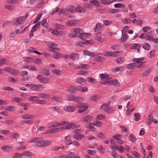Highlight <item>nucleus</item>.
Here are the masks:
<instances>
[{"label": "nucleus", "instance_id": "nucleus-31", "mask_svg": "<svg viewBox=\"0 0 158 158\" xmlns=\"http://www.w3.org/2000/svg\"><path fill=\"white\" fill-rule=\"evenodd\" d=\"M68 91L72 93H74L77 91L76 87L72 86L68 89Z\"/></svg>", "mask_w": 158, "mask_h": 158}, {"label": "nucleus", "instance_id": "nucleus-21", "mask_svg": "<svg viewBox=\"0 0 158 158\" xmlns=\"http://www.w3.org/2000/svg\"><path fill=\"white\" fill-rule=\"evenodd\" d=\"M38 95L39 97L45 99L50 97L49 94L45 93H40L38 94Z\"/></svg>", "mask_w": 158, "mask_h": 158}, {"label": "nucleus", "instance_id": "nucleus-51", "mask_svg": "<svg viewBox=\"0 0 158 158\" xmlns=\"http://www.w3.org/2000/svg\"><path fill=\"white\" fill-rule=\"evenodd\" d=\"M152 68H149L144 72L143 75L145 76H147L148 74L150 73L152 71Z\"/></svg>", "mask_w": 158, "mask_h": 158}, {"label": "nucleus", "instance_id": "nucleus-47", "mask_svg": "<svg viewBox=\"0 0 158 158\" xmlns=\"http://www.w3.org/2000/svg\"><path fill=\"white\" fill-rule=\"evenodd\" d=\"M104 60V57L101 56H98L95 58V61L98 62H101Z\"/></svg>", "mask_w": 158, "mask_h": 158}, {"label": "nucleus", "instance_id": "nucleus-5", "mask_svg": "<svg viewBox=\"0 0 158 158\" xmlns=\"http://www.w3.org/2000/svg\"><path fill=\"white\" fill-rule=\"evenodd\" d=\"M102 108L103 110L109 114L113 113L116 109L115 108L110 106H105Z\"/></svg>", "mask_w": 158, "mask_h": 158}, {"label": "nucleus", "instance_id": "nucleus-49", "mask_svg": "<svg viewBox=\"0 0 158 158\" xmlns=\"http://www.w3.org/2000/svg\"><path fill=\"white\" fill-rule=\"evenodd\" d=\"M55 26L56 27V29L58 30H62L63 29L64 27V25L59 24H56Z\"/></svg>", "mask_w": 158, "mask_h": 158}, {"label": "nucleus", "instance_id": "nucleus-22", "mask_svg": "<svg viewBox=\"0 0 158 158\" xmlns=\"http://www.w3.org/2000/svg\"><path fill=\"white\" fill-rule=\"evenodd\" d=\"M89 34L86 33H80L79 35V38L81 39H83L85 38H86L89 36Z\"/></svg>", "mask_w": 158, "mask_h": 158}, {"label": "nucleus", "instance_id": "nucleus-29", "mask_svg": "<svg viewBox=\"0 0 158 158\" xmlns=\"http://www.w3.org/2000/svg\"><path fill=\"white\" fill-rule=\"evenodd\" d=\"M33 62L34 63H36L37 64H40L42 63V60L41 59L38 58H36L35 59L33 58Z\"/></svg>", "mask_w": 158, "mask_h": 158}, {"label": "nucleus", "instance_id": "nucleus-18", "mask_svg": "<svg viewBox=\"0 0 158 158\" xmlns=\"http://www.w3.org/2000/svg\"><path fill=\"white\" fill-rule=\"evenodd\" d=\"M70 136L68 135L65 138V143L67 145H70L72 144V141L70 139Z\"/></svg>", "mask_w": 158, "mask_h": 158}, {"label": "nucleus", "instance_id": "nucleus-64", "mask_svg": "<svg viewBox=\"0 0 158 158\" xmlns=\"http://www.w3.org/2000/svg\"><path fill=\"white\" fill-rule=\"evenodd\" d=\"M24 155L23 153L22 154H20L18 153H15L14 158H20V157Z\"/></svg>", "mask_w": 158, "mask_h": 158}, {"label": "nucleus", "instance_id": "nucleus-38", "mask_svg": "<svg viewBox=\"0 0 158 158\" xmlns=\"http://www.w3.org/2000/svg\"><path fill=\"white\" fill-rule=\"evenodd\" d=\"M123 23L127 24L128 23H131V20L130 19L125 18L122 20Z\"/></svg>", "mask_w": 158, "mask_h": 158}, {"label": "nucleus", "instance_id": "nucleus-23", "mask_svg": "<svg viewBox=\"0 0 158 158\" xmlns=\"http://www.w3.org/2000/svg\"><path fill=\"white\" fill-rule=\"evenodd\" d=\"M42 147H46L50 145L51 142V141H47L46 140H43L42 142Z\"/></svg>", "mask_w": 158, "mask_h": 158}, {"label": "nucleus", "instance_id": "nucleus-24", "mask_svg": "<svg viewBox=\"0 0 158 158\" xmlns=\"http://www.w3.org/2000/svg\"><path fill=\"white\" fill-rule=\"evenodd\" d=\"M143 58H134L132 59V60L133 62H135L138 63H141L143 60Z\"/></svg>", "mask_w": 158, "mask_h": 158}, {"label": "nucleus", "instance_id": "nucleus-59", "mask_svg": "<svg viewBox=\"0 0 158 158\" xmlns=\"http://www.w3.org/2000/svg\"><path fill=\"white\" fill-rule=\"evenodd\" d=\"M2 89L4 90H8L9 91H13L14 90L10 86H8L4 87L2 88Z\"/></svg>", "mask_w": 158, "mask_h": 158}, {"label": "nucleus", "instance_id": "nucleus-36", "mask_svg": "<svg viewBox=\"0 0 158 158\" xmlns=\"http://www.w3.org/2000/svg\"><path fill=\"white\" fill-rule=\"evenodd\" d=\"M39 98V97L36 96H31L29 97L28 98L29 100H30L33 102H35Z\"/></svg>", "mask_w": 158, "mask_h": 158}, {"label": "nucleus", "instance_id": "nucleus-37", "mask_svg": "<svg viewBox=\"0 0 158 158\" xmlns=\"http://www.w3.org/2000/svg\"><path fill=\"white\" fill-rule=\"evenodd\" d=\"M53 109L54 110L60 114H63L64 112L63 111L62 109H60L57 106H55L54 107Z\"/></svg>", "mask_w": 158, "mask_h": 158}, {"label": "nucleus", "instance_id": "nucleus-40", "mask_svg": "<svg viewBox=\"0 0 158 158\" xmlns=\"http://www.w3.org/2000/svg\"><path fill=\"white\" fill-rule=\"evenodd\" d=\"M52 99L55 101L56 102H59L62 99V98L61 97H57L54 96L52 98Z\"/></svg>", "mask_w": 158, "mask_h": 158}, {"label": "nucleus", "instance_id": "nucleus-3", "mask_svg": "<svg viewBox=\"0 0 158 158\" xmlns=\"http://www.w3.org/2000/svg\"><path fill=\"white\" fill-rule=\"evenodd\" d=\"M25 20V18L23 16L19 17L15 19L12 23V24L13 25H18L23 24V21Z\"/></svg>", "mask_w": 158, "mask_h": 158}, {"label": "nucleus", "instance_id": "nucleus-42", "mask_svg": "<svg viewBox=\"0 0 158 158\" xmlns=\"http://www.w3.org/2000/svg\"><path fill=\"white\" fill-rule=\"evenodd\" d=\"M52 73L56 75H58L60 74V73H61V71L56 69H53L52 71Z\"/></svg>", "mask_w": 158, "mask_h": 158}, {"label": "nucleus", "instance_id": "nucleus-41", "mask_svg": "<svg viewBox=\"0 0 158 158\" xmlns=\"http://www.w3.org/2000/svg\"><path fill=\"white\" fill-rule=\"evenodd\" d=\"M90 2L95 5L96 7L99 6V2L97 0H93L90 1Z\"/></svg>", "mask_w": 158, "mask_h": 158}, {"label": "nucleus", "instance_id": "nucleus-20", "mask_svg": "<svg viewBox=\"0 0 158 158\" xmlns=\"http://www.w3.org/2000/svg\"><path fill=\"white\" fill-rule=\"evenodd\" d=\"M119 10L114 9H110L107 10L108 13L109 14H115L119 13Z\"/></svg>", "mask_w": 158, "mask_h": 158}, {"label": "nucleus", "instance_id": "nucleus-33", "mask_svg": "<svg viewBox=\"0 0 158 158\" xmlns=\"http://www.w3.org/2000/svg\"><path fill=\"white\" fill-rule=\"evenodd\" d=\"M61 53L56 52L54 53L52 55L53 58L56 59H58L61 57Z\"/></svg>", "mask_w": 158, "mask_h": 158}, {"label": "nucleus", "instance_id": "nucleus-28", "mask_svg": "<svg viewBox=\"0 0 158 158\" xmlns=\"http://www.w3.org/2000/svg\"><path fill=\"white\" fill-rule=\"evenodd\" d=\"M50 124H52L51 127H50V128L57 127L61 126V124H60V123L57 122L51 123H50Z\"/></svg>", "mask_w": 158, "mask_h": 158}, {"label": "nucleus", "instance_id": "nucleus-8", "mask_svg": "<svg viewBox=\"0 0 158 158\" xmlns=\"http://www.w3.org/2000/svg\"><path fill=\"white\" fill-rule=\"evenodd\" d=\"M79 127V125H76L75 124L73 123H70L66 125V129H73L75 128H78Z\"/></svg>", "mask_w": 158, "mask_h": 158}, {"label": "nucleus", "instance_id": "nucleus-17", "mask_svg": "<svg viewBox=\"0 0 158 158\" xmlns=\"http://www.w3.org/2000/svg\"><path fill=\"white\" fill-rule=\"evenodd\" d=\"M128 37V35L125 33H122V35L121 37V42H123L125 41Z\"/></svg>", "mask_w": 158, "mask_h": 158}, {"label": "nucleus", "instance_id": "nucleus-39", "mask_svg": "<svg viewBox=\"0 0 158 158\" xmlns=\"http://www.w3.org/2000/svg\"><path fill=\"white\" fill-rule=\"evenodd\" d=\"M114 7L116 8L124 7L125 5L122 3H116L114 5Z\"/></svg>", "mask_w": 158, "mask_h": 158}, {"label": "nucleus", "instance_id": "nucleus-34", "mask_svg": "<svg viewBox=\"0 0 158 158\" xmlns=\"http://www.w3.org/2000/svg\"><path fill=\"white\" fill-rule=\"evenodd\" d=\"M19 144V145L17 147V149L18 150H22L26 148V147L25 146L22 145V144H23V142H19L18 143Z\"/></svg>", "mask_w": 158, "mask_h": 158}, {"label": "nucleus", "instance_id": "nucleus-30", "mask_svg": "<svg viewBox=\"0 0 158 158\" xmlns=\"http://www.w3.org/2000/svg\"><path fill=\"white\" fill-rule=\"evenodd\" d=\"M88 108V106H85L84 107H82V108H81L78 109V112L79 113H81L84 111L86 110Z\"/></svg>", "mask_w": 158, "mask_h": 158}, {"label": "nucleus", "instance_id": "nucleus-57", "mask_svg": "<svg viewBox=\"0 0 158 158\" xmlns=\"http://www.w3.org/2000/svg\"><path fill=\"white\" fill-rule=\"evenodd\" d=\"M116 60L117 63L118 64H122L124 62V59L122 57L117 59Z\"/></svg>", "mask_w": 158, "mask_h": 158}, {"label": "nucleus", "instance_id": "nucleus-13", "mask_svg": "<svg viewBox=\"0 0 158 158\" xmlns=\"http://www.w3.org/2000/svg\"><path fill=\"white\" fill-rule=\"evenodd\" d=\"M40 73L45 75L46 77L50 75L49 70L47 69H42L40 70Z\"/></svg>", "mask_w": 158, "mask_h": 158}, {"label": "nucleus", "instance_id": "nucleus-61", "mask_svg": "<svg viewBox=\"0 0 158 158\" xmlns=\"http://www.w3.org/2000/svg\"><path fill=\"white\" fill-rule=\"evenodd\" d=\"M119 85V82L116 80L114 79L112 80V85L118 86Z\"/></svg>", "mask_w": 158, "mask_h": 158}, {"label": "nucleus", "instance_id": "nucleus-60", "mask_svg": "<svg viewBox=\"0 0 158 158\" xmlns=\"http://www.w3.org/2000/svg\"><path fill=\"white\" fill-rule=\"evenodd\" d=\"M97 149L100 152L102 153L104 152L105 148L102 145H100L99 146H98Z\"/></svg>", "mask_w": 158, "mask_h": 158}, {"label": "nucleus", "instance_id": "nucleus-55", "mask_svg": "<svg viewBox=\"0 0 158 158\" xmlns=\"http://www.w3.org/2000/svg\"><path fill=\"white\" fill-rule=\"evenodd\" d=\"M104 25L106 26H107L112 23V21L109 20H103Z\"/></svg>", "mask_w": 158, "mask_h": 158}, {"label": "nucleus", "instance_id": "nucleus-9", "mask_svg": "<svg viewBox=\"0 0 158 158\" xmlns=\"http://www.w3.org/2000/svg\"><path fill=\"white\" fill-rule=\"evenodd\" d=\"M22 118L24 119H30L32 120L34 118V116L32 115H30L27 113L22 116Z\"/></svg>", "mask_w": 158, "mask_h": 158}, {"label": "nucleus", "instance_id": "nucleus-14", "mask_svg": "<svg viewBox=\"0 0 158 158\" xmlns=\"http://www.w3.org/2000/svg\"><path fill=\"white\" fill-rule=\"evenodd\" d=\"M83 53L91 57L94 56L96 55L95 53L92 52L87 50H84Z\"/></svg>", "mask_w": 158, "mask_h": 158}, {"label": "nucleus", "instance_id": "nucleus-50", "mask_svg": "<svg viewBox=\"0 0 158 158\" xmlns=\"http://www.w3.org/2000/svg\"><path fill=\"white\" fill-rule=\"evenodd\" d=\"M8 60L5 59H0V66L2 65L3 64H5L8 61Z\"/></svg>", "mask_w": 158, "mask_h": 158}, {"label": "nucleus", "instance_id": "nucleus-11", "mask_svg": "<svg viewBox=\"0 0 158 158\" xmlns=\"http://www.w3.org/2000/svg\"><path fill=\"white\" fill-rule=\"evenodd\" d=\"M12 147L9 146H3L1 147V148L4 151L9 152L12 149Z\"/></svg>", "mask_w": 158, "mask_h": 158}, {"label": "nucleus", "instance_id": "nucleus-2", "mask_svg": "<svg viewBox=\"0 0 158 158\" xmlns=\"http://www.w3.org/2000/svg\"><path fill=\"white\" fill-rule=\"evenodd\" d=\"M29 143H33L34 145L37 147H42V140L40 138H39L33 137L28 140Z\"/></svg>", "mask_w": 158, "mask_h": 158}, {"label": "nucleus", "instance_id": "nucleus-44", "mask_svg": "<svg viewBox=\"0 0 158 158\" xmlns=\"http://www.w3.org/2000/svg\"><path fill=\"white\" fill-rule=\"evenodd\" d=\"M81 69H87L89 68V65L87 64H80Z\"/></svg>", "mask_w": 158, "mask_h": 158}, {"label": "nucleus", "instance_id": "nucleus-19", "mask_svg": "<svg viewBox=\"0 0 158 158\" xmlns=\"http://www.w3.org/2000/svg\"><path fill=\"white\" fill-rule=\"evenodd\" d=\"M23 154L26 158H32V153L28 151H25L23 152Z\"/></svg>", "mask_w": 158, "mask_h": 158}, {"label": "nucleus", "instance_id": "nucleus-45", "mask_svg": "<svg viewBox=\"0 0 158 158\" xmlns=\"http://www.w3.org/2000/svg\"><path fill=\"white\" fill-rule=\"evenodd\" d=\"M109 76L108 74L103 73L99 75V77L102 79H106Z\"/></svg>", "mask_w": 158, "mask_h": 158}, {"label": "nucleus", "instance_id": "nucleus-7", "mask_svg": "<svg viewBox=\"0 0 158 158\" xmlns=\"http://www.w3.org/2000/svg\"><path fill=\"white\" fill-rule=\"evenodd\" d=\"M76 109V107L72 106H67L64 107V110L69 112H73Z\"/></svg>", "mask_w": 158, "mask_h": 158}, {"label": "nucleus", "instance_id": "nucleus-4", "mask_svg": "<svg viewBox=\"0 0 158 158\" xmlns=\"http://www.w3.org/2000/svg\"><path fill=\"white\" fill-rule=\"evenodd\" d=\"M40 82L42 83H48L49 81V78L45 77H43L41 75H37L36 78Z\"/></svg>", "mask_w": 158, "mask_h": 158}, {"label": "nucleus", "instance_id": "nucleus-25", "mask_svg": "<svg viewBox=\"0 0 158 158\" xmlns=\"http://www.w3.org/2000/svg\"><path fill=\"white\" fill-rule=\"evenodd\" d=\"M92 124L98 127H100L102 125V123L98 120L95 121L94 123H92Z\"/></svg>", "mask_w": 158, "mask_h": 158}, {"label": "nucleus", "instance_id": "nucleus-32", "mask_svg": "<svg viewBox=\"0 0 158 158\" xmlns=\"http://www.w3.org/2000/svg\"><path fill=\"white\" fill-rule=\"evenodd\" d=\"M128 137L130 140L133 142L135 141L136 139V137L132 134H130L128 136Z\"/></svg>", "mask_w": 158, "mask_h": 158}, {"label": "nucleus", "instance_id": "nucleus-43", "mask_svg": "<svg viewBox=\"0 0 158 158\" xmlns=\"http://www.w3.org/2000/svg\"><path fill=\"white\" fill-rule=\"evenodd\" d=\"M47 19H44L42 22L41 25L44 26L46 28H48V24L47 23Z\"/></svg>", "mask_w": 158, "mask_h": 158}, {"label": "nucleus", "instance_id": "nucleus-6", "mask_svg": "<svg viewBox=\"0 0 158 158\" xmlns=\"http://www.w3.org/2000/svg\"><path fill=\"white\" fill-rule=\"evenodd\" d=\"M93 119V117L92 116L87 115L81 118V121L84 122H90Z\"/></svg>", "mask_w": 158, "mask_h": 158}, {"label": "nucleus", "instance_id": "nucleus-63", "mask_svg": "<svg viewBox=\"0 0 158 158\" xmlns=\"http://www.w3.org/2000/svg\"><path fill=\"white\" fill-rule=\"evenodd\" d=\"M131 153L133 156L136 158H137L138 157L140 156V154L138 152L136 151H133L131 152Z\"/></svg>", "mask_w": 158, "mask_h": 158}, {"label": "nucleus", "instance_id": "nucleus-48", "mask_svg": "<svg viewBox=\"0 0 158 158\" xmlns=\"http://www.w3.org/2000/svg\"><path fill=\"white\" fill-rule=\"evenodd\" d=\"M85 80L84 79L81 77H80L77 80V82L82 84L85 82Z\"/></svg>", "mask_w": 158, "mask_h": 158}, {"label": "nucleus", "instance_id": "nucleus-15", "mask_svg": "<svg viewBox=\"0 0 158 158\" xmlns=\"http://www.w3.org/2000/svg\"><path fill=\"white\" fill-rule=\"evenodd\" d=\"M78 22L77 20H71L68 21L66 23L67 26H75L77 24V22Z\"/></svg>", "mask_w": 158, "mask_h": 158}, {"label": "nucleus", "instance_id": "nucleus-12", "mask_svg": "<svg viewBox=\"0 0 158 158\" xmlns=\"http://www.w3.org/2000/svg\"><path fill=\"white\" fill-rule=\"evenodd\" d=\"M137 67L138 64L135 63H132L127 64L126 68L128 69H131L137 68Z\"/></svg>", "mask_w": 158, "mask_h": 158}, {"label": "nucleus", "instance_id": "nucleus-26", "mask_svg": "<svg viewBox=\"0 0 158 158\" xmlns=\"http://www.w3.org/2000/svg\"><path fill=\"white\" fill-rule=\"evenodd\" d=\"M40 22H39L38 23H37L35 24L34 25L31 29L34 30V31H36L40 27Z\"/></svg>", "mask_w": 158, "mask_h": 158}, {"label": "nucleus", "instance_id": "nucleus-62", "mask_svg": "<svg viewBox=\"0 0 158 158\" xmlns=\"http://www.w3.org/2000/svg\"><path fill=\"white\" fill-rule=\"evenodd\" d=\"M110 155L114 158H117L118 157V155L117 153L115 151L112 152L110 153Z\"/></svg>", "mask_w": 158, "mask_h": 158}, {"label": "nucleus", "instance_id": "nucleus-1", "mask_svg": "<svg viewBox=\"0 0 158 158\" xmlns=\"http://www.w3.org/2000/svg\"><path fill=\"white\" fill-rule=\"evenodd\" d=\"M25 86L31 90L42 91L45 87L43 85L34 84H27Z\"/></svg>", "mask_w": 158, "mask_h": 158}, {"label": "nucleus", "instance_id": "nucleus-46", "mask_svg": "<svg viewBox=\"0 0 158 158\" xmlns=\"http://www.w3.org/2000/svg\"><path fill=\"white\" fill-rule=\"evenodd\" d=\"M134 119L136 121H139L140 118V115L138 113H135L134 114Z\"/></svg>", "mask_w": 158, "mask_h": 158}, {"label": "nucleus", "instance_id": "nucleus-56", "mask_svg": "<svg viewBox=\"0 0 158 158\" xmlns=\"http://www.w3.org/2000/svg\"><path fill=\"white\" fill-rule=\"evenodd\" d=\"M95 39L96 40H97L101 43L103 42L104 40V39L101 37V36L96 37H95Z\"/></svg>", "mask_w": 158, "mask_h": 158}, {"label": "nucleus", "instance_id": "nucleus-53", "mask_svg": "<svg viewBox=\"0 0 158 158\" xmlns=\"http://www.w3.org/2000/svg\"><path fill=\"white\" fill-rule=\"evenodd\" d=\"M68 158H74L75 156V153L74 152H69L68 153Z\"/></svg>", "mask_w": 158, "mask_h": 158}, {"label": "nucleus", "instance_id": "nucleus-16", "mask_svg": "<svg viewBox=\"0 0 158 158\" xmlns=\"http://www.w3.org/2000/svg\"><path fill=\"white\" fill-rule=\"evenodd\" d=\"M143 48L146 50H149L150 49L151 46L148 43H144L142 45Z\"/></svg>", "mask_w": 158, "mask_h": 158}, {"label": "nucleus", "instance_id": "nucleus-54", "mask_svg": "<svg viewBox=\"0 0 158 158\" xmlns=\"http://www.w3.org/2000/svg\"><path fill=\"white\" fill-rule=\"evenodd\" d=\"M19 137V135L16 133H13L11 134V137L13 139H17Z\"/></svg>", "mask_w": 158, "mask_h": 158}, {"label": "nucleus", "instance_id": "nucleus-27", "mask_svg": "<svg viewBox=\"0 0 158 158\" xmlns=\"http://www.w3.org/2000/svg\"><path fill=\"white\" fill-rule=\"evenodd\" d=\"M85 136L83 135H73V138L77 140H79L81 139L84 137Z\"/></svg>", "mask_w": 158, "mask_h": 158}, {"label": "nucleus", "instance_id": "nucleus-52", "mask_svg": "<svg viewBox=\"0 0 158 158\" xmlns=\"http://www.w3.org/2000/svg\"><path fill=\"white\" fill-rule=\"evenodd\" d=\"M140 45L139 44H134L133 46L131 47V49H138V48H140Z\"/></svg>", "mask_w": 158, "mask_h": 158}, {"label": "nucleus", "instance_id": "nucleus-58", "mask_svg": "<svg viewBox=\"0 0 158 158\" xmlns=\"http://www.w3.org/2000/svg\"><path fill=\"white\" fill-rule=\"evenodd\" d=\"M5 7L7 9L11 10L14 8V6L13 5H7L5 6Z\"/></svg>", "mask_w": 158, "mask_h": 158}, {"label": "nucleus", "instance_id": "nucleus-35", "mask_svg": "<svg viewBox=\"0 0 158 158\" xmlns=\"http://www.w3.org/2000/svg\"><path fill=\"white\" fill-rule=\"evenodd\" d=\"M102 27V24L99 23H97L94 29L96 32L98 31Z\"/></svg>", "mask_w": 158, "mask_h": 158}, {"label": "nucleus", "instance_id": "nucleus-10", "mask_svg": "<svg viewBox=\"0 0 158 158\" xmlns=\"http://www.w3.org/2000/svg\"><path fill=\"white\" fill-rule=\"evenodd\" d=\"M79 54L77 53H73L70 54V56L73 60H76L79 59Z\"/></svg>", "mask_w": 158, "mask_h": 158}]
</instances>
